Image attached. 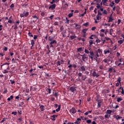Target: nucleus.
<instances>
[{"label": "nucleus", "instance_id": "nucleus-1", "mask_svg": "<svg viewBox=\"0 0 124 124\" xmlns=\"http://www.w3.org/2000/svg\"><path fill=\"white\" fill-rule=\"evenodd\" d=\"M84 52L85 53L90 54L88 55V57L92 61L93 60V56H94V54L93 51H89L88 49H85Z\"/></svg>", "mask_w": 124, "mask_h": 124}, {"label": "nucleus", "instance_id": "nucleus-2", "mask_svg": "<svg viewBox=\"0 0 124 124\" xmlns=\"http://www.w3.org/2000/svg\"><path fill=\"white\" fill-rule=\"evenodd\" d=\"M112 58L110 56V55H109L108 57H107L106 59H105L104 60H103V62L106 63H107L108 64H110L112 62Z\"/></svg>", "mask_w": 124, "mask_h": 124}, {"label": "nucleus", "instance_id": "nucleus-3", "mask_svg": "<svg viewBox=\"0 0 124 124\" xmlns=\"http://www.w3.org/2000/svg\"><path fill=\"white\" fill-rule=\"evenodd\" d=\"M29 12L24 11L22 14L20 15V17H27L29 16Z\"/></svg>", "mask_w": 124, "mask_h": 124}, {"label": "nucleus", "instance_id": "nucleus-4", "mask_svg": "<svg viewBox=\"0 0 124 124\" xmlns=\"http://www.w3.org/2000/svg\"><path fill=\"white\" fill-rule=\"evenodd\" d=\"M57 45V40H54L49 42V47L50 48H54L55 46Z\"/></svg>", "mask_w": 124, "mask_h": 124}, {"label": "nucleus", "instance_id": "nucleus-5", "mask_svg": "<svg viewBox=\"0 0 124 124\" xmlns=\"http://www.w3.org/2000/svg\"><path fill=\"white\" fill-rule=\"evenodd\" d=\"M96 56H97V57H100V56H101V54H102V49L100 48L98 49L97 50H96Z\"/></svg>", "mask_w": 124, "mask_h": 124}, {"label": "nucleus", "instance_id": "nucleus-6", "mask_svg": "<svg viewBox=\"0 0 124 124\" xmlns=\"http://www.w3.org/2000/svg\"><path fill=\"white\" fill-rule=\"evenodd\" d=\"M56 6H57V5H56V4H53L49 5L48 9L50 10H54L56 9Z\"/></svg>", "mask_w": 124, "mask_h": 124}, {"label": "nucleus", "instance_id": "nucleus-7", "mask_svg": "<svg viewBox=\"0 0 124 124\" xmlns=\"http://www.w3.org/2000/svg\"><path fill=\"white\" fill-rule=\"evenodd\" d=\"M104 53L105 55H107L109 53H110V54H111V52L109 50V48H107L105 49L104 50Z\"/></svg>", "mask_w": 124, "mask_h": 124}, {"label": "nucleus", "instance_id": "nucleus-8", "mask_svg": "<svg viewBox=\"0 0 124 124\" xmlns=\"http://www.w3.org/2000/svg\"><path fill=\"white\" fill-rule=\"evenodd\" d=\"M69 112L71 114H74L76 113L77 110H76V109H75V108H72L70 109Z\"/></svg>", "mask_w": 124, "mask_h": 124}, {"label": "nucleus", "instance_id": "nucleus-9", "mask_svg": "<svg viewBox=\"0 0 124 124\" xmlns=\"http://www.w3.org/2000/svg\"><path fill=\"white\" fill-rule=\"evenodd\" d=\"M32 18H35L36 19L35 20L31 21V23H35V22H36L37 20L39 19L36 15L32 16Z\"/></svg>", "mask_w": 124, "mask_h": 124}, {"label": "nucleus", "instance_id": "nucleus-10", "mask_svg": "<svg viewBox=\"0 0 124 124\" xmlns=\"http://www.w3.org/2000/svg\"><path fill=\"white\" fill-rule=\"evenodd\" d=\"M81 56L82 57V60L83 62H85L86 60H87L88 57H86L85 54H84L83 55H81Z\"/></svg>", "mask_w": 124, "mask_h": 124}, {"label": "nucleus", "instance_id": "nucleus-11", "mask_svg": "<svg viewBox=\"0 0 124 124\" xmlns=\"http://www.w3.org/2000/svg\"><path fill=\"white\" fill-rule=\"evenodd\" d=\"M54 106L56 108H58H58L57 109H56V111L58 112L59 111H60L61 110V106L59 105L58 106V104H55L54 105Z\"/></svg>", "mask_w": 124, "mask_h": 124}, {"label": "nucleus", "instance_id": "nucleus-12", "mask_svg": "<svg viewBox=\"0 0 124 124\" xmlns=\"http://www.w3.org/2000/svg\"><path fill=\"white\" fill-rule=\"evenodd\" d=\"M96 101L98 102L97 108H101V104L102 103V101L101 100H96Z\"/></svg>", "mask_w": 124, "mask_h": 124}, {"label": "nucleus", "instance_id": "nucleus-13", "mask_svg": "<svg viewBox=\"0 0 124 124\" xmlns=\"http://www.w3.org/2000/svg\"><path fill=\"white\" fill-rule=\"evenodd\" d=\"M93 76L97 78L99 77V75H98V74H97V73H96L95 71H94V72L93 73Z\"/></svg>", "mask_w": 124, "mask_h": 124}, {"label": "nucleus", "instance_id": "nucleus-14", "mask_svg": "<svg viewBox=\"0 0 124 124\" xmlns=\"http://www.w3.org/2000/svg\"><path fill=\"white\" fill-rule=\"evenodd\" d=\"M70 91L71 93H74V92L76 91V87H74L72 86V87L70 88Z\"/></svg>", "mask_w": 124, "mask_h": 124}, {"label": "nucleus", "instance_id": "nucleus-15", "mask_svg": "<svg viewBox=\"0 0 124 124\" xmlns=\"http://www.w3.org/2000/svg\"><path fill=\"white\" fill-rule=\"evenodd\" d=\"M81 122V119L80 118H78L76 121L74 123V124H80Z\"/></svg>", "mask_w": 124, "mask_h": 124}, {"label": "nucleus", "instance_id": "nucleus-16", "mask_svg": "<svg viewBox=\"0 0 124 124\" xmlns=\"http://www.w3.org/2000/svg\"><path fill=\"white\" fill-rule=\"evenodd\" d=\"M35 40L34 39L31 40V45L32 46H34V45H35Z\"/></svg>", "mask_w": 124, "mask_h": 124}, {"label": "nucleus", "instance_id": "nucleus-17", "mask_svg": "<svg viewBox=\"0 0 124 124\" xmlns=\"http://www.w3.org/2000/svg\"><path fill=\"white\" fill-rule=\"evenodd\" d=\"M114 118H115L117 121H118V120H120V119H121L122 118V117H120V116H119V115L114 116Z\"/></svg>", "mask_w": 124, "mask_h": 124}, {"label": "nucleus", "instance_id": "nucleus-18", "mask_svg": "<svg viewBox=\"0 0 124 124\" xmlns=\"http://www.w3.org/2000/svg\"><path fill=\"white\" fill-rule=\"evenodd\" d=\"M39 106H40V108L41 111L42 112L44 111L45 110V108H44V105H40Z\"/></svg>", "mask_w": 124, "mask_h": 124}, {"label": "nucleus", "instance_id": "nucleus-19", "mask_svg": "<svg viewBox=\"0 0 124 124\" xmlns=\"http://www.w3.org/2000/svg\"><path fill=\"white\" fill-rule=\"evenodd\" d=\"M48 41H54V37L52 36H49L48 38Z\"/></svg>", "mask_w": 124, "mask_h": 124}, {"label": "nucleus", "instance_id": "nucleus-20", "mask_svg": "<svg viewBox=\"0 0 124 124\" xmlns=\"http://www.w3.org/2000/svg\"><path fill=\"white\" fill-rule=\"evenodd\" d=\"M74 25H75V28H77V29H80L81 28L80 25L78 24H75Z\"/></svg>", "mask_w": 124, "mask_h": 124}, {"label": "nucleus", "instance_id": "nucleus-21", "mask_svg": "<svg viewBox=\"0 0 124 124\" xmlns=\"http://www.w3.org/2000/svg\"><path fill=\"white\" fill-rule=\"evenodd\" d=\"M88 30V29H87V28L84 29L82 31V33L86 34Z\"/></svg>", "mask_w": 124, "mask_h": 124}, {"label": "nucleus", "instance_id": "nucleus-22", "mask_svg": "<svg viewBox=\"0 0 124 124\" xmlns=\"http://www.w3.org/2000/svg\"><path fill=\"white\" fill-rule=\"evenodd\" d=\"M53 95L54 96L57 98H58V97L59 96V93H53Z\"/></svg>", "mask_w": 124, "mask_h": 124}, {"label": "nucleus", "instance_id": "nucleus-23", "mask_svg": "<svg viewBox=\"0 0 124 124\" xmlns=\"http://www.w3.org/2000/svg\"><path fill=\"white\" fill-rule=\"evenodd\" d=\"M112 112V110H107L106 111V114H109L110 115V114H111V113Z\"/></svg>", "mask_w": 124, "mask_h": 124}, {"label": "nucleus", "instance_id": "nucleus-24", "mask_svg": "<svg viewBox=\"0 0 124 124\" xmlns=\"http://www.w3.org/2000/svg\"><path fill=\"white\" fill-rule=\"evenodd\" d=\"M13 98H14L13 95L10 96V97L7 98V101H11V100L13 99Z\"/></svg>", "mask_w": 124, "mask_h": 124}, {"label": "nucleus", "instance_id": "nucleus-25", "mask_svg": "<svg viewBox=\"0 0 124 124\" xmlns=\"http://www.w3.org/2000/svg\"><path fill=\"white\" fill-rule=\"evenodd\" d=\"M77 38V36L75 35H71V36H70V38H71V39L72 40H73V39H75V38Z\"/></svg>", "mask_w": 124, "mask_h": 124}, {"label": "nucleus", "instance_id": "nucleus-26", "mask_svg": "<svg viewBox=\"0 0 124 124\" xmlns=\"http://www.w3.org/2000/svg\"><path fill=\"white\" fill-rule=\"evenodd\" d=\"M113 69L111 67V68H109L108 70V72H109V73H111V72H113Z\"/></svg>", "mask_w": 124, "mask_h": 124}, {"label": "nucleus", "instance_id": "nucleus-27", "mask_svg": "<svg viewBox=\"0 0 124 124\" xmlns=\"http://www.w3.org/2000/svg\"><path fill=\"white\" fill-rule=\"evenodd\" d=\"M78 52H81L82 51V47H80L77 48Z\"/></svg>", "mask_w": 124, "mask_h": 124}, {"label": "nucleus", "instance_id": "nucleus-28", "mask_svg": "<svg viewBox=\"0 0 124 124\" xmlns=\"http://www.w3.org/2000/svg\"><path fill=\"white\" fill-rule=\"evenodd\" d=\"M70 21V20H69V19H68V18L67 17H66L65 23V24H69Z\"/></svg>", "mask_w": 124, "mask_h": 124}, {"label": "nucleus", "instance_id": "nucleus-29", "mask_svg": "<svg viewBox=\"0 0 124 124\" xmlns=\"http://www.w3.org/2000/svg\"><path fill=\"white\" fill-rule=\"evenodd\" d=\"M113 20V18L111 16H110L109 17V19H108V22L109 23V22H112Z\"/></svg>", "mask_w": 124, "mask_h": 124}, {"label": "nucleus", "instance_id": "nucleus-30", "mask_svg": "<svg viewBox=\"0 0 124 124\" xmlns=\"http://www.w3.org/2000/svg\"><path fill=\"white\" fill-rule=\"evenodd\" d=\"M10 82H11V84L12 85H13V84H15V83H16V81H15L13 79H10Z\"/></svg>", "mask_w": 124, "mask_h": 124}, {"label": "nucleus", "instance_id": "nucleus-31", "mask_svg": "<svg viewBox=\"0 0 124 124\" xmlns=\"http://www.w3.org/2000/svg\"><path fill=\"white\" fill-rule=\"evenodd\" d=\"M51 117H52L53 119H51V120L53 121H56V116L54 115H53V116H51Z\"/></svg>", "mask_w": 124, "mask_h": 124}, {"label": "nucleus", "instance_id": "nucleus-32", "mask_svg": "<svg viewBox=\"0 0 124 124\" xmlns=\"http://www.w3.org/2000/svg\"><path fill=\"white\" fill-rule=\"evenodd\" d=\"M73 16V13H71L68 14V17L71 18V17Z\"/></svg>", "mask_w": 124, "mask_h": 124}, {"label": "nucleus", "instance_id": "nucleus-33", "mask_svg": "<svg viewBox=\"0 0 124 124\" xmlns=\"http://www.w3.org/2000/svg\"><path fill=\"white\" fill-rule=\"evenodd\" d=\"M87 81L89 84H91L92 83V78H88Z\"/></svg>", "mask_w": 124, "mask_h": 124}, {"label": "nucleus", "instance_id": "nucleus-34", "mask_svg": "<svg viewBox=\"0 0 124 124\" xmlns=\"http://www.w3.org/2000/svg\"><path fill=\"white\" fill-rule=\"evenodd\" d=\"M53 25L55 26H59V22H58V21H55V22L53 23Z\"/></svg>", "mask_w": 124, "mask_h": 124}, {"label": "nucleus", "instance_id": "nucleus-35", "mask_svg": "<svg viewBox=\"0 0 124 124\" xmlns=\"http://www.w3.org/2000/svg\"><path fill=\"white\" fill-rule=\"evenodd\" d=\"M81 55H80V53H78L76 54V57H77L78 59H79Z\"/></svg>", "mask_w": 124, "mask_h": 124}, {"label": "nucleus", "instance_id": "nucleus-36", "mask_svg": "<svg viewBox=\"0 0 124 124\" xmlns=\"http://www.w3.org/2000/svg\"><path fill=\"white\" fill-rule=\"evenodd\" d=\"M20 23V20H18L17 21H16V25L18 26V25H19V24Z\"/></svg>", "mask_w": 124, "mask_h": 124}, {"label": "nucleus", "instance_id": "nucleus-37", "mask_svg": "<svg viewBox=\"0 0 124 124\" xmlns=\"http://www.w3.org/2000/svg\"><path fill=\"white\" fill-rule=\"evenodd\" d=\"M100 19H101V17L100 16H99V15H97L96 16V19L99 21V20H100Z\"/></svg>", "mask_w": 124, "mask_h": 124}, {"label": "nucleus", "instance_id": "nucleus-38", "mask_svg": "<svg viewBox=\"0 0 124 124\" xmlns=\"http://www.w3.org/2000/svg\"><path fill=\"white\" fill-rule=\"evenodd\" d=\"M28 35L30 37H33V35L31 32H29Z\"/></svg>", "mask_w": 124, "mask_h": 124}, {"label": "nucleus", "instance_id": "nucleus-39", "mask_svg": "<svg viewBox=\"0 0 124 124\" xmlns=\"http://www.w3.org/2000/svg\"><path fill=\"white\" fill-rule=\"evenodd\" d=\"M110 115H108V114H107L106 115H105V119H108L109 117H110Z\"/></svg>", "mask_w": 124, "mask_h": 124}, {"label": "nucleus", "instance_id": "nucleus-40", "mask_svg": "<svg viewBox=\"0 0 124 124\" xmlns=\"http://www.w3.org/2000/svg\"><path fill=\"white\" fill-rule=\"evenodd\" d=\"M123 100V99H122V98H117V102H118V103H119V102H120L121 101H122Z\"/></svg>", "mask_w": 124, "mask_h": 124}, {"label": "nucleus", "instance_id": "nucleus-41", "mask_svg": "<svg viewBox=\"0 0 124 124\" xmlns=\"http://www.w3.org/2000/svg\"><path fill=\"white\" fill-rule=\"evenodd\" d=\"M86 14V11H85L83 14L80 15V16L82 17H83Z\"/></svg>", "mask_w": 124, "mask_h": 124}, {"label": "nucleus", "instance_id": "nucleus-42", "mask_svg": "<svg viewBox=\"0 0 124 124\" xmlns=\"http://www.w3.org/2000/svg\"><path fill=\"white\" fill-rule=\"evenodd\" d=\"M38 36L37 35H34L33 39L36 40L38 39Z\"/></svg>", "mask_w": 124, "mask_h": 124}, {"label": "nucleus", "instance_id": "nucleus-43", "mask_svg": "<svg viewBox=\"0 0 124 124\" xmlns=\"http://www.w3.org/2000/svg\"><path fill=\"white\" fill-rule=\"evenodd\" d=\"M124 40H120L118 41V43L120 44V45L122 44L123 43Z\"/></svg>", "mask_w": 124, "mask_h": 124}, {"label": "nucleus", "instance_id": "nucleus-44", "mask_svg": "<svg viewBox=\"0 0 124 124\" xmlns=\"http://www.w3.org/2000/svg\"><path fill=\"white\" fill-rule=\"evenodd\" d=\"M46 47L48 50H50V46H49V45H46Z\"/></svg>", "mask_w": 124, "mask_h": 124}, {"label": "nucleus", "instance_id": "nucleus-45", "mask_svg": "<svg viewBox=\"0 0 124 124\" xmlns=\"http://www.w3.org/2000/svg\"><path fill=\"white\" fill-rule=\"evenodd\" d=\"M8 48L7 46H5L4 48H3V50L5 51H8Z\"/></svg>", "mask_w": 124, "mask_h": 124}, {"label": "nucleus", "instance_id": "nucleus-46", "mask_svg": "<svg viewBox=\"0 0 124 124\" xmlns=\"http://www.w3.org/2000/svg\"><path fill=\"white\" fill-rule=\"evenodd\" d=\"M12 114H13L14 116H17V112H13L11 113Z\"/></svg>", "mask_w": 124, "mask_h": 124}, {"label": "nucleus", "instance_id": "nucleus-47", "mask_svg": "<svg viewBox=\"0 0 124 124\" xmlns=\"http://www.w3.org/2000/svg\"><path fill=\"white\" fill-rule=\"evenodd\" d=\"M9 73V71H7L6 70H4L3 73L4 74H7Z\"/></svg>", "mask_w": 124, "mask_h": 124}, {"label": "nucleus", "instance_id": "nucleus-48", "mask_svg": "<svg viewBox=\"0 0 124 124\" xmlns=\"http://www.w3.org/2000/svg\"><path fill=\"white\" fill-rule=\"evenodd\" d=\"M97 15L99 16H101L102 15V14L100 12V10H98Z\"/></svg>", "mask_w": 124, "mask_h": 124}, {"label": "nucleus", "instance_id": "nucleus-49", "mask_svg": "<svg viewBox=\"0 0 124 124\" xmlns=\"http://www.w3.org/2000/svg\"><path fill=\"white\" fill-rule=\"evenodd\" d=\"M56 65L57 66L61 65V62L60 61H57V62H56Z\"/></svg>", "mask_w": 124, "mask_h": 124}, {"label": "nucleus", "instance_id": "nucleus-50", "mask_svg": "<svg viewBox=\"0 0 124 124\" xmlns=\"http://www.w3.org/2000/svg\"><path fill=\"white\" fill-rule=\"evenodd\" d=\"M96 5H97L96 7H97V9H99L100 8V4L97 3H96Z\"/></svg>", "mask_w": 124, "mask_h": 124}, {"label": "nucleus", "instance_id": "nucleus-51", "mask_svg": "<svg viewBox=\"0 0 124 124\" xmlns=\"http://www.w3.org/2000/svg\"><path fill=\"white\" fill-rule=\"evenodd\" d=\"M81 69L82 71H85V68L84 67V66H82L81 67Z\"/></svg>", "mask_w": 124, "mask_h": 124}, {"label": "nucleus", "instance_id": "nucleus-52", "mask_svg": "<svg viewBox=\"0 0 124 124\" xmlns=\"http://www.w3.org/2000/svg\"><path fill=\"white\" fill-rule=\"evenodd\" d=\"M115 4L113 1L111 2V3L110 4V6L111 7H113V5Z\"/></svg>", "mask_w": 124, "mask_h": 124}, {"label": "nucleus", "instance_id": "nucleus-53", "mask_svg": "<svg viewBox=\"0 0 124 124\" xmlns=\"http://www.w3.org/2000/svg\"><path fill=\"white\" fill-rule=\"evenodd\" d=\"M107 1H108V0H102V2L104 5H105Z\"/></svg>", "mask_w": 124, "mask_h": 124}, {"label": "nucleus", "instance_id": "nucleus-54", "mask_svg": "<svg viewBox=\"0 0 124 124\" xmlns=\"http://www.w3.org/2000/svg\"><path fill=\"white\" fill-rule=\"evenodd\" d=\"M89 25V22H86L83 24V26L85 27H87Z\"/></svg>", "mask_w": 124, "mask_h": 124}, {"label": "nucleus", "instance_id": "nucleus-55", "mask_svg": "<svg viewBox=\"0 0 124 124\" xmlns=\"http://www.w3.org/2000/svg\"><path fill=\"white\" fill-rule=\"evenodd\" d=\"M87 78V77H83L82 76V78H81V79L83 81H85V80Z\"/></svg>", "mask_w": 124, "mask_h": 124}, {"label": "nucleus", "instance_id": "nucleus-56", "mask_svg": "<svg viewBox=\"0 0 124 124\" xmlns=\"http://www.w3.org/2000/svg\"><path fill=\"white\" fill-rule=\"evenodd\" d=\"M113 31V29H110L109 32H110V34L111 35H112V33Z\"/></svg>", "mask_w": 124, "mask_h": 124}, {"label": "nucleus", "instance_id": "nucleus-57", "mask_svg": "<svg viewBox=\"0 0 124 124\" xmlns=\"http://www.w3.org/2000/svg\"><path fill=\"white\" fill-rule=\"evenodd\" d=\"M53 17H54V15H51V16H49V19H50V20H53Z\"/></svg>", "mask_w": 124, "mask_h": 124}, {"label": "nucleus", "instance_id": "nucleus-58", "mask_svg": "<svg viewBox=\"0 0 124 124\" xmlns=\"http://www.w3.org/2000/svg\"><path fill=\"white\" fill-rule=\"evenodd\" d=\"M89 44H90V46H91V45H92L93 44V40H90V41H89Z\"/></svg>", "mask_w": 124, "mask_h": 124}, {"label": "nucleus", "instance_id": "nucleus-59", "mask_svg": "<svg viewBox=\"0 0 124 124\" xmlns=\"http://www.w3.org/2000/svg\"><path fill=\"white\" fill-rule=\"evenodd\" d=\"M18 121H19V122H21L23 121V118H20L18 119Z\"/></svg>", "mask_w": 124, "mask_h": 124}, {"label": "nucleus", "instance_id": "nucleus-60", "mask_svg": "<svg viewBox=\"0 0 124 124\" xmlns=\"http://www.w3.org/2000/svg\"><path fill=\"white\" fill-rule=\"evenodd\" d=\"M103 14H105V15H107V12L106 10H104L103 11Z\"/></svg>", "mask_w": 124, "mask_h": 124}, {"label": "nucleus", "instance_id": "nucleus-61", "mask_svg": "<svg viewBox=\"0 0 124 124\" xmlns=\"http://www.w3.org/2000/svg\"><path fill=\"white\" fill-rule=\"evenodd\" d=\"M17 113L19 114V115H22V110H18L17 111Z\"/></svg>", "mask_w": 124, "mask_h": 124}, {"label": "nucleus", "instance_id": "nucleus-62", "mask_svg": "<svg viewBox=\"0 0 124 124\" xmlns=\"http://www.w3.org/2000/svg\"><path fill=\"white\" fill-rule=\"evenodd\" d=\"M46 91H48L47 92H48L49 94H51V89L48 88L47 89Z\"/></svg>", "mask_w": 124, "mask_h": 124}, {"label": "nucleus", "instance_id": "nucleus-63", "mask_svg": "<svg viewBox=\"0 0 124 124\" xmlns=\"http://www.w3.org/2000/svg\"><path fill=\"white\" fill-rule=\"evenodd\" d=\"M91 120H88L86 121L87 123L88 124H90L91 123Z\"/></svg>", "mask_w": 124, "mask_h": 124}, {"label": "nucleus", "instance_id": "nucleus-64", "mask_svg": "<svg viewBox=\"0 0 124 124\" xmlns=\"http://www.w3.org/2000/svg\"><path fill=\"white\" fill-rule=\"evenodd\" d=\"M117 81L119 82V83H121V78H118Z\"/></svg>", "mask_w": 124, "mask_h": 124}]
</instances>
